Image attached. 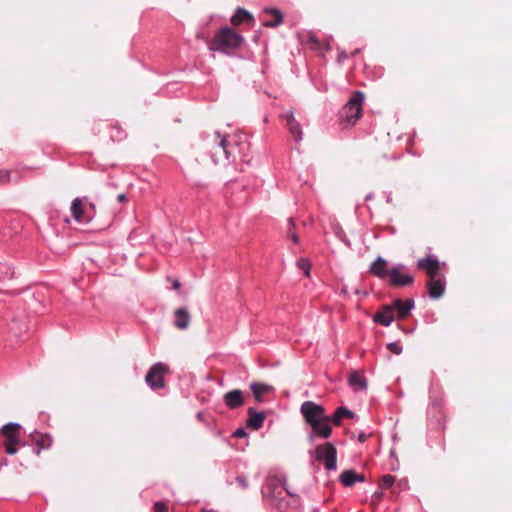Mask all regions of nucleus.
I'll list each match as a JSON object with an SVG mask.
<instances>
[{
  "instance_id": "nucleus-5",
  "label": "nucleus",
  "mask_w": 512,
  "mask_h": 512,
  "mask_svg": "<svg viewBox=\"0 0 512 512\" xmlns=\"http://www.w3.org/2000/svg\"><path fill=\"white\" fill-rule=\"evenodd\" d=\"M20 428L21 426L17 423H7L0 430L1 435L4 437L3 446L9 455L17 453Z\"/></svg>"
},
{
  "instance_id": "nucleus-14",
  "label": "nucleus",
  "mask_w": 512,
  "mask_h": 512,
  "mask_svg": "<svg viewBox=\"0 0 512 512\" xmlns=\"http://www.w3.org/2000/svg\"><path fill=\"white\" fill-rule=\"evenodd\" d=\"M428 294L433 299H438L443 296L445 291L444 277L436 279H428L426 282Z\"/></svg>"
},
{
  "instance_id": "nucleus-7",
  "label": "nucleus",
  "mask_w": 512,
  "mask_h": 512,
  "mask_svg": "<svg viewBox=\"0 0 512 512\" xmlns=\"http://www.w3.org/2000/svg\"><path fill=\"white\" fill-rule=\"evenodd\" d=\"M315 456L318 461H322L327 470H335L337 467V450L335 446L327 442L318 445L315 449Z\"/></svg>"
},
{
  "instance_id": "nucleus-23",
  "label": "nucleus",
  "mask_w": 512,
  "mask_h": 512,
  "mask_svg": "<svg viewBox=\"0 0 512 512\" xmlns=\"http://www.w3.org/2000/svg\"><path fill=\"white\" fill-rule=\"evenodd\" d=\"M354 413L348 408L341 406L336 409L334 414L330 416V423L332 422L336 426H340L343 418H353Z\"/></svg>"
},
{
  "instance_id": "nucleus-9",
  "label": "nucleus",
  "mask_w": 512,
  "mask_h": 512,
  "mask_svg": "<svg viewBox=\"0 0 512 512\" xmlns=\"http://www.w3.org/2000/svg\"><path fill=\"white\" fill-rule=\"evenodd\" d=\"M389 285L393 287L410 286L414 282V277L410 274L402 273V267H393L389 273Z\"/></svg>"
},
{
  "instance_id": "nucleus-15",
  "label": "nucleus",
  "mask_w": 512,
  "mask_h": 512,
  "mask_svg": "<svg viewBox=\"0 0 512 512\" xmlns=\"http://www.w3.org/2000/svg\"><path fill=\"white\" fill-rule=\"evenodd\" d=\"M374 321L382 326H389L395 319V313L391 305H385L374 315Z\"/></svg>"
},
{
  "instance_id": "nucleus-10",
  "label": "nucleus",
  "mask_w": 512,
  "mask_h": 512,
  "mask_svg": "<svg viewBox=\"0 0 512 512\" xmlns=\"http://www.w3.org/2000/svg\"><path fill=\"white\" fill-rule=\"evenodd\" d=\"M260 18L262 19L263 26L277 27L283 22V15L280 10L274 8H265Z\"/></svg>"
},
{
  "instance_id": "nucleus-31",
  "label": "nucleus",
  "mask_w": 512,
  "mask_h": 512,
  "mask_svg": "<svg viewBox=\"0 0 512 512\" xmlns=\"http://www.w3.org/2000/svg\"><path fill=\"white\" fill-rule=\"evenodd\" d=\"M155 512H168V506L165 502L159 501L154 504Z\"/></svg>"
},
{
  "instance_id": "nucleus-2",
  "label": "nucleus",
  "mask_w": 512,
  "mask_h": 512,
  "mask_svg": "<svg viewBox=\"0 0 512 512\" xmlns=\"http://www.w3.org/2000/svg\"><path fill=\"white\" fill-rule=\"evenodd\" d=\"M243 41L244 38L230 27H222L216 32L214 39L209 45V49L230 53V51L239 48Z\"/></svg>"
},
{
  "instance_id": "nucleus-40",
  "label": "nucleus",
  "mask_w": 512,
  "mask_h": 512,
  "mask_svg": "<svg viewBox=\"0 0 512 512\" xmlns=\"http://www.w3.org/2000/svg\"><path fill=\"white\" fill-rule=\"evenodd\" d=\"M89 208H90L91 210H95V205L91 203V204L89 205Z\"/></svg>"
},
{
  "instance_id": "nucleus-32",
  "label": "nucleus",
  "mask_w": 512,
  "mask_h": 512,
  "mask_svg": "<svg viewBox=\"0 0 512 512\" xmlns=\"http://www.w3.org/2000/svg\"><path fill=\"white\" fill-rule=\"evenodd\" d=\"M10 181V171L0 170V184H5Z\"/></svg>"
},
{
  "instance_id": "nucleus-27",
  "label": "nucleus",
  "mask_w": 512,
  "mask_h": 512,
  "mask_svg": "<svg viewBox=\"0 0 512 512\" xmlns=\"http://www.w3.org/2000/svg\"><path fill=\"white\" fill-rule=\"evenodd\" d=\"M297 266L304 271L306 277H310L311 262L306 258L297 261Z\"/></svg>"
},
{
  "instance_id": "nucleus-33",
  "label": "nucleus",
  "mask_w": 512,
  "mask_h": 512,
  "mask_svg": "<svg viewBox=\"0 0 512 512\" xmlns=\"http://www.w3.org/2000/svg\"><path fill=\"white\" fill-rule=\"evenodd\" d=\"M308 43L311 44L312 49H319V42L315 35H309L308 37Z\"/></svg>"
},
{
  "instance_id": "nucleus-29",
  "label": "nucleus",
  "mask_w": 512,
  "mask_h": 512,
  "mask_svg": "<svg viewBox=\"0 0 512 512\" xmlns=\"http://www.w3.org/2000/svg\"><path fill=\"white\" fill-rule=\"evenodd\" d=\"M387 348L393 354L399 355L402 353V346L398 342L389 343Z\"/></svg>"
},
{
  "instance_id": "nucleus-3",
  "label": "nucleus",
  "mask_w": 512,
  "mask_h": 512,
  "mask_svg": "<svg viewBox=\"0 0 512 512\" xmlns=\"http://www.w3.org/2000/svg\"><path fill=\"white\" fill-rule=\"evenodd\" d=\"M216 145L213 147L212 158L215 163L229 161L234 159L238 146L236 136H222L220 133L215 134Z\"/></svg>"
},
{
  "instance_id": "nucleus-19",
  "label": "nucleus",
  "mask_w": 512,
  "mask_h": 512,
  "mask_svg": "<svg viewBox=\"0 0 512 512\" xmlns=\"http://www.w3.org/2000/svg\"><path fill=\"white\" fill-rule=\"evenodd\" d=\"M71 212L73 218L78 222H89L90 217L84 215V200L75 198L71 204Z\"/></svg>"
},
{
  "instance_id": "nucleus-28",
  "label": "nucleus",
  "mask_w": 512,
  "mask_h": 512,
  "mask_svg": "<svg viewBox=\"0 0 512 512\" xmlns=\"http://www.w3.org/2000/svg\"><path fill=\"white\" fill-rule=\"evenodd\" d=\"M395 482V477L394 476H391V475H384L380 481H379V486L383 489H389L392 487V485L394 484Z\"/></svg>"
},
{
  "instance_id": "nucleus-26",
  "label": "nucleus",
  "mask_w": 512,
  "mask_h": 512,
  "mask_svg": "<svg viewBox=\"0 0 512 512\" xmlns=\"http://www.w3.org/2000/svg\"><path fill=\"white\" fill-rule=\"evenodd\" d=\"M340 481L345 487H351L356 483V472L354 470H345L340 475Z\"/></svg>"
},
{
  "instance_id": "nucleus-25",
  "label": "nucleus",
  "mask_w": 512,
  "mask_h": 512,
  "mask_svg": "<svg viewBox=\"0 0 512 512\" xmlns=\"http://www.w3.org/2000/svg\"><path fill=\"white\" fill-rule=\"evenodd\" d=\"M349 385L354 388L355 390H361L366 388V380L363 377L362 374H360L357 371H354L350 373L349 379H348Z\"/></svg>"
},
{
  "instance_id": "nucleus-20",
  "label": "nucleus",
  "mask_w": 512,
  "mask_h": 512,
  "mask_svg": "<svg viewBox=\"0 0 512 512\" xmlns=\"http://www.w3.org/2000/svg\"><path fill=\"white\" fill-rule=\"evenodd\" d=\"M285 119L290 134L296 141H300L302 139V129L300 124L295 120L293 113L290 112L286 114Z\"/></svg>"
},
{
  "instance_id": "nucleus-18",
  "label": "nucleus",
  "mask_w": 512,
  "mask_h": 512,
  "mask_svg": "<svg viewBox=\"0 0 512 512\" xmlns=\"http://www.w3.org/2000/svg\"><path fill=\"white\" fill-rule=\"evenodd\" d=\"M248 420L247 425L253 430H259L263 426V422L266 415L263 412H258L254 408L250 407L247 410Z\"/></svg>"
},
{
  "instance_id": "nucleus-39",
  "label": "nucleus",
  "mask_w": 512,
  "mask_h": 512,
  "mask_svg": "<svg viewBox=\"0 0 512 512\" xmlns=\"http://www.w3.org/2000/svg\"><path fill=\"white\" fill-rule=\"evenodd\" d=\"M172 284H173V289H179L180 288V282L177 279H174Z\"/></svg>"
},
{
  "instance_id": "nucleus-8",
  "label": "nucleus",
  "mask_w": 512,
  "mask_h": 512,
  "mask_svg": "<svg viewBox=\"0 0 512 512\" xmlns=\"http://www.w3.org/2000/svg\"><path fill=\"white\" fill-rule=\"evenodd\" d=\"M417 268L426 273L428 279H436L439 277H443L441 274L440 263L439 261L432 257L427 256L425 258H421L417 261Z\"/></svg>"
},
{
  "instance_id": "nucleus-36",
  "label": "nucleus",
  "mask_w": 512,
  "mask_h": 512,
  "mask_svg": "<svg viewBox=\"0 0 512 512\" xmlns=\"http://www.w3.org/2000/svg\"><path fill=\"white\" fill-rule=\"evenodd\" d=\"M365 481V476L364 474H358L356 473V482H364Z\"/></svg>"
},
{
  "instance_id": "nucleus-37",
  "label": "nucleus",
  "mask_w": 512,
  "mask_h": 512,
  "mask_svg": "<svg viewBox=\"0 0 512 512\" xmlns=\"http://www.w3.org/2000/svg\"><path fill=\"white\" fill-rule=\"evenodd\" d=\"M367 439V435L365 433H361L359 436H358V440L359 442L361 443H364Z\"/></svg>"
},
{
  "instance_id": "nucleus-12",
  "label": "nucleus",
  "mask_w": 512,
  "mask_h": 512,
  "mask_svg": "<svg viewBox=\"0 0 512 512\" xmlns=\"http://www.w3.org/2000/svg\"><path fill=\"white\" fill-rule=\"evenodd\" d=\"M30 438L37 447L35 450L37 455H39L42 450L50 449L53 443L52 437L49 434L38 431L31 433Z\"/></svg>"
},
{
  "instance_id": "nucleus-34",
  "label": "nucleus",
  "mask_w": 512,
  "mask_h": 512,
  "mask_svg": "<svg viewBox=\"0 0 512 512\" xmlns=\"http://www.w3.org/2000/svg\"><path fill=\"white\" fill-rule=\"evenodd\" d=\"M237 482L242 488L248 487V482L245 477L239 476L237 477Z\"/></svg>"
},
{
  "instance_id": "nucleus-30",
  "label": "nucleus",
  "mask_w": 512,
  "mask_h": 512,
  "mask_svg": "<svg viewBox=\"0 0 512 512\" xmlns=\"http://www.w3.org/2000/svg\"><path fill=\"white\" fill-rule=\"evenodd\" d=\"M288 223H289V230H288L289 237L291 238V240L293 242L298 243L299 238L296 235V233L293 231V228H294V221H293V219L290 218Z\"/></svg>"
},
{
  "instance_id": "nucleus-17",
  "label": "nucleus",
  "mask_w": 512,
  "mask_h": 512,
  "mask_svg": "<svg viewBox=\"0 0 512 512\" xmlns=\"http://www.w3.org/2000/svg\"><path fill=\"white\" fill-rule=\"evenodd\" d=\"M388 267V262L382 257H378L370 266V273L377 276L380 279H384L389 277L390 269Z\"/></svg>"
},
{
  "instance_id": "nucleus-21",
  "label": "nucleus",
  "mask_w": 512,
  "mask_h": 512,
  "mask_svg": "<svg viewBox=\"0 0 512 512\" xmlns=\"http://www.w3.org/2000/svg\"><path fill=\"white\" fill-rule=\"evenodd\" d=\"M267 488L269 489V492L272 494V496L275 498L281 499L282 493L284 491L289 495L291 494L289 490L285 487V484L277 478L270 479L267 484Z\"/></svg>"
},
{
  "instance_id": "nucleus-24",
  "label": "nucleus",
  "mask_w": 512,
  "mask_h": 512,
  "mask_svg": "<svg viewBox=\"0 0 512 512\" xmlns=\"http://www.w3.org/2000/svg\"><path fill=\"white\" fill-rule=\"evenodd\" d=\"M254 20L253 15L243 8H238L235 14L231 18V23L234 26H238L242 23L252 22Z\"/></svg>"
},
{
  "instance_id": "nucleus-22",
  "label": "nucleus",
  "mask_w": 512,
  "mask_h": 512,
  "mask_svg": "<svg viewBox=\"0 0 512 512\" xmlns=\"http://www.w3.org/2000/svg\"><path fill=\"white\" fill-rule=\"evenodd\" d=\"M250 389L253 393L255 400L257 402H262L263 396L271 390V387L264 383L252 382L250 384Z\"/></svg>"
},
{
  "instance_id": "nucleus-13",
  "label": "nucleus",
  "mask_w": 512,
  "mask_h": 512,
  "mask_svg": "<svg viewBox=\"0 0 512 512\" xmlns=\"http://www.w3.org/2000/svg\"><path fill=\"white\" fill-rule=\"evenodd\" d=\"M391 306L393 307L395 317L398 319H405L414 307V300L406 299L403 301L402 299H396L393 301Z\"/></svg>"
},
{
  "instance_id": "nucleus-4",
  "label": "nucleus",
  "mask_w": 512,
  "mask_h": 512,
  "mask_svg": "<svg viewBox=\"0 0 512 512\" xmlns=\"http://www.w3.org/2000/svg\"><path fill=\"white\" fill-rule=\"evenodd\" d=\"M365 95L361 91H355L349 101L341 110V121L348 126H353L362 117Z\"/></svg>"
},
{
  "instance_id": "nucleus-16",
  "label": "nucleus",
  "mask_w": 512,
  "mask_h": 512,
  "mask_svg": "<svg viewBox=\"0 0 512 512\" xmlns=\"http://www.w3.org/2000/svg\"><path fill=\"white\" fill-rule=\"evenodd\" d=\"M190 321L191 315L186 308L181 307L174 311V326L178 330H186L190 325Z\"/></svg>"
},
{
  "instance_id": "nucleus-1",
  "label": "nucleus",
  "mask_w": 512,
  "mask_h": 512,
  "mask_svg": "<svg viewBox=\"0 0 512 512\" xmlns=\"http://www.w3.org/2000/svg\"><path fill=\"white\" fill-rule=\"evenodd\" d=\"M300 412L305 422L317 436L323 439L331 436L330 416L326 414L323 406L313 401H305L301 404Z\"/></svg>"
},
{
  "instance_id": "nucleus-38",
  "label": "nucleus",
  "mask_w": 512,
  "mask_h": 512,
  "mask_svg": "<svg viewBox=\"0 0 512 512\" xmlns=\"http://www.w3.org/2000/svg\"><path fill=\"white\" fill-rule=\"evenodd\" d=\"M117 199H118L119 202H125L127 200L125 194H119Z\"/></svg>"
},
{
  "instance_id": "nucleus-11",
  "label": "nucleus",
  "mask_w": 512,
  "mask_h": 512,
  "mask_svg": "<svg viewBox=\"0 0 512 512\" xmlns=\"http://www.w3.org/2000/svg\"><path fill=\"white\" fill-rule=\"evenodd\" d=\"M223 402L227 408L234 410L244 405L245 398L240 389H234L224 394Z\"/></svg>"
},
{
  "instance_id": "nucleus-6",
  "label": "nucleus",
  "mask_w": 512,
  "mask_h": 512,
  "mask_svg": "<svg viewBox=\"0 0 512 512\" xmlns=\"http://www.w3.org/2000/svg\"><path fill=\"white\" fill-rule=\"evenodd\" d=\"M168 372V366L163 363H156L147 372L145 382L153 390L162 389L165 387L164 375Z\"/></svg>"
},
{
  "instance_id": "nucleus-35",
  "label": "nucleus",
  "mask_w": 512,
  "mask_h": 512,
  "mask_svg": "<svg viewBox=\"0 0 512 512\" xmlns=\"http://www.w3.org/2000/svg\"><path fill=\"white\" fill-rule=\"evenodd\" d=\"M246 436V431L243 428H239L234 432V437L242 438Z\"/></svg>"
}]
</instances>
